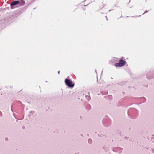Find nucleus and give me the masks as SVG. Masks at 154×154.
<instances>
[{"instance_id": "nucleus-2", "label": "nucleus", "mask_w": 154, "mask_h": 154, "mask_svg": "<svg viewBox=\"0 0 154 154\" xmlns=\"http://www.w3.org/2000/svg\"><path fill=\"white\" fill-rule=\"evenodd\" d=\"M125 62L123 60H120L119 63H116V66H122L125 64Z\"/></svg>"}, {"instance_id": "nucleus-5", "label": "nucleus", "mask_w": 154, "mask_h": 154, "mask_svg": "<svg viewBox=\"0 0 154 154\" xmlns=\"http://www.w3.org/2000/svg\"><path fill=\"white\" fill-rule=\"evenodd\" d=\"M59 72H60V71H59L58 73V74H59Z\"/></svg>"}, {"instance_id": "nucleus-3", "label": "nucleus", "mask_w": 154, "mask_h": 154, "mask_svg": "<svg viewBox=\"0 0 154 154\" xmlns=\"http://www.w3.org/2000/svg\"><path fill=\"white\" fill-rule=\"evenodd\" d=\"M19 3V1H15L12 2L11 4V8H13L12 7V6L16 5L18 4Z\"/></svg>"}, {"instance_id": "nucleus-1", "label": "nucleus", "mask_w": 154, "mask_h": 154, "mask_svg": "<svg viewBox=\"0 0 154 154\" xmlns=\"http://www.w3.org/2000/svg\"><path fill=\"white\" fill-rule=\"evenodd\" d=\"M65 83L66 85L69 87H73L74 86V84L70 79H66L65 80Z\"/></svg>"}, {"instance_id": "nucleus-4", "label": "nucleus", "mask_w": 154, "mask_h": 154, "mask_svg": "<svg viewBox=\"0 0 154 154\" xmlns=\"http://www.w3.org/2000/svg\"><path fill=\"white\" fill-rule=\"evenodd\" d=\"M91 141V139L89 140L88 141Z\"/></svg>"}]
</instances>
